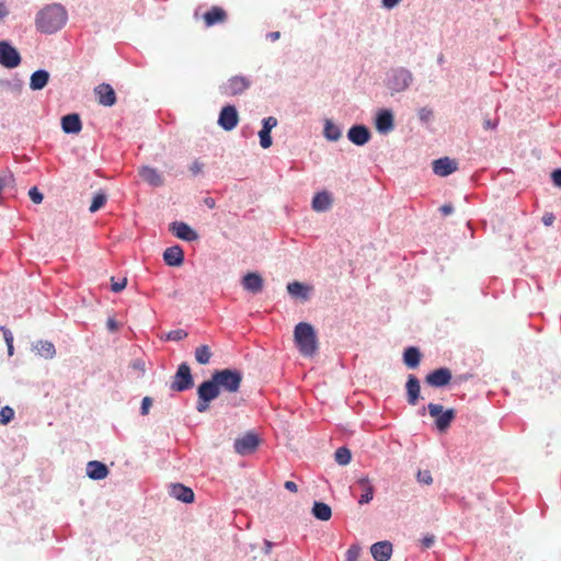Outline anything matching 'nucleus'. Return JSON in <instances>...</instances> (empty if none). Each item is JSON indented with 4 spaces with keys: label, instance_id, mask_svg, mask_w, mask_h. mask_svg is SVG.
Segmentation results:
<instances>
[{
    "label": "nucleus",
    "instance_id": "42",
    "mask_svg": "<svg viewBox=\"0 0 561 561\" xmlns=\"http://www.w3.org/2000/svg\"><path fill=\"white\" fill-rule=\"evenodd\" d=\"M259 138H260V145L263 149L270 148L273 144L271 131L261 129L259 131Z\"/></svg>",
    "mask_w": 561,
    "mask_h": 561
},
{
    "label": "nucleus",
    "instance_id": "9",
    "mask_svg": "<svg viewBox=\"0 0 561 561\" xmlns=\"http://www.w3.org/2000/svg\"><path fill=\"white\" fill-rule=\"evenodd\" d=\"M217 123L226 131L234 129L239 123L237 107L232 104L225 105L219 112Z\"/></svg>",
    "mask_w": 561,
    "mask_h": 561
},
{
    "label": "nucleus",
    "instance_id": "8",
    "mask_svg": "<svg viewBox=\"0 0 561 561\" xmlns=\"http://www.w3.org/2000/svg\"><path fill=\"white\" fill-rule=\"evenodd\" d=\"M251 85L249 78L244 76H233L219 87L220 93L226 96H236L242 94Z\"/></svg>",
    "mask_w": 561,
    "mask_h": 561
},
{
    "label": "nucleus",
    "instance_id": "54",
    "mask_svg": "<svg viewBox=\"0 0 561 561\" xmlns=\"http://www.w3.org/2000/svg\"><path fill=\"white\" fill-rule=\"evenodd\" d=\"M551 180L557 187L561 188V169H556L552 171Z\"/></svg>",
    "mask_w": 561,
    "mask_h": 561
},
{
    "label": "nucleus",
    "instance_id": "60",
    "mask_svg": "<svg viewBox=\"0 0 561 561\" xmlns=\"http://www.w3.org/2000/svg\"><path fill=\"white\" fill-rule=\"evenodd\" d=\"M284 488L290 492H297L298 486L294 481H286Z\"/></svg>",
    "mask_w": 561,
    "mask_h": 561
},
{
    "label": "nucleus",
    "instance_id": "6",
    "mask_svg": "<svg viewBox=\"0 0 561 561\" xmlns=\"http://www.w3.org/2000/svg\"><path fill=\"white\" fill-rule=\"evenodd\" d=\"M194 387V378L190 365L186 362L181 363L170 383V389L174 392H184Z\"/></svg>",
    "mask_w": 561,
    "mask_h": 561
},
{
    "label": "nucleus",
    "instance_id": "24",
    "mask_svg": "<svg viewBox=\"0 0 561 561\" xmlns=\"http://www.w3.org/2000/svg\"><path fill=\"white\" fill-rule=\"evenodd\" d=\"M162 256L168 266L178 267L184 262L183 249L178 244L167 248Z\"/></svg>",
    "mask_w": 561,
    "mask_h": 561
},
{
    "label": "nucleus",
    "instance_id": "29",
    "mask_svg": "<svg viewBox=\"0 0 561 561\" xmlns=\"http://www.w3.org/2000/svg\"><path fill=\"white\" fill-rule=\"evenodd\" d=\"M49 72L45 69H38L31 75L30 89L33 91L43 90L49 81Z\"/></svg>",
    "mask_w": 561,
    "mask_h": 561
},
{
    "label": "nucleus",
    "instance_id": "30",
    "mask_svg": "<svg viewBox=\"0 0 561 561\" xmlns=\"http://www.w3.org/2000/svg\"><path fill=\"white\" fill-rule=\"evenodd\" d=\"M422 358V353L416 346H408L403 352V363L410 369L419 367Z\"/></svg>",
    "mask_w": 561,
    "mask_h": 561
},
{
    "label": "nucleus",
    "instance_id": "18",
    "mask_svg": "<svg viewBox=\"0 0 561 561\" xmlns=\"http://www.w3.org/2000/svg\"><path fill=\"white\" fill-rule=\"evenodd\" d=\"M98 101L103 106H113L116 103V93L111 84L101 83L94 89Z\"/></svg>",
    "mask_w": 561,
    "mask_h": 561
},
{
    "label": "nucleus",
    "instance_id": "51",
    "mask_svg": "<svg viewBox=\"0 0 561 561\" xmlns=\"http://www.w3.org/2000/svg\"><path fill=\"white\" fill-rule=\"evenodd\" d=\"M210 402L211 401L206 400L204 398H197L196 411L199 413L206 412L209 409Z\"/></svg>",
    "mask_w": 561,
    "mask_h": 561
},
{
    "label": "nucleus",
    "instance_id": "23",
    "mask_svg": "<svg viewBox=\"0 0 561 561\" xmlns=\"http://www.w3.org/2000/svg\"><path fill=\"white\" fill-rule=\"evenodd\" d=\"M61 129L65 134L77 135L82 129V122L78 113H70L61 117Z\"/></svg>",
    "mask_w": 561,
    "mask_h": 561
},
{
    "label": "nucleus",
    "instance_id": "11",
    "mask_svg": "<svg viewBox=\"0 0 561 561\" xmlns=\"http://www.w3.org/2000/svg\"><path fill=\"white\" fill-rule=\"evenodd\" d=\"M260 444L257 434L249 432L242 437L234 440L233 447L236 453L245 456L254 453Z\"/></svg>",
    "mask_w": 561,
    "mask_h": 561
},
{
    "label": "nucleus",
    "instance_id": "39",
    "mask_svg": "<svg viewBox=\"0 0 561 561\" xmlns=\"http://www.w3.org/2000/svg\"><path fill=\"white\" fill-rule=\"evenodd\" d=\"M15 184V179L13 173L10 170L0 174V193L7 187H13Z\"/></svg>",
    "mask_w": 561,
    "mask_h": 561
},
{
    "label": "nucleus",
    "instance_id": "50",
    "mask_svg": "<svg viewBox=\"0 0 561 561\" xmlns=\"http://www.w3.org/2000/svg\"><path fill=\"white\" fill-rule=\"evenodd\" d=\"M151 405H152V399L150 397H145L141 400L140 414L147 415L149 413Z\"/></svg>",
    "mask_w": 561,
    "mask_h": 561
},
{
    "label": "nucleus",
    "instance_id": "48",
    "mask_svg": "<svg viewBox=\"0 0 561 561\" xmlns=\"http://www.w3.org/2000/svg\"><path fill=\"white\" fill-rule=\"evenodd\" d=\"M417 481L420 483H423V484H426V485H430L433 483V478H432V474L428 470H425V471H419L417 472Z\"/></svg>",
    "mask_w": 561,
    "mask_h": 561
},
{
    "label": "nucleus",
    "instance_id": "61",
    "mask_svg": "<svg viewBox=\"0 0 561 561\" xmlns=\"http://www.w3.org/2000/svg\"><path fill=\"white\" fill-rule=\"evenodd\" d=\"M9 14V10L4 2L0 1V20L4 19Z\"/></svg>",
    "mask_w": 561,
    "mask_h": 561
},
{
    "label": "nucleus",
    "instance_id": "13",
    "mask_svg": "<svg viewBox=\"0 0 561 561\" xmlns=\"http://www.w3.org/2000/svg\"><path fill=\"white\" fill-rule=\"evenodd\" d=\"M169 230L180 240L192 242L199 239L198 233L188 224L184 221H173Z\"/></svg>",
    "mask_w": 561,
    "mask_h": 561
},
{
    "label": "nucleus",
    "instance_id": "31",
    "mask_svg": "<svg viewBox=\"0 0 561 561\" xmlns=\"http://www.w3.org/2000/svg\"><path fill=\"white\" fill-rule=\"evenodd\" d=\"M33 350L45 359H51L56 355L54 343L47 340H39L33 345Z\"/></svg>",
    "mask_w": 561,
    "mask_h": 561
},
{
    "label": "nucleus",
    "instance_id": "14",
    "mask_svg": "<svg viewBox=\"0 0 561 561\" xmlns=\"http://www.w3.org/2000/svg\"><path fill=\"white\" fill-rule=\"evenodd\" d=\"M354 490L359 491L358 504H368L375 494V486L367 476L360 477L354 484Z\"/></svg>",
    "mask_w": 561,
    "mask_h": 561
},
{
    "label": "nucleus",
    "instance_id": "37",
    "mask_svg": "<svg viewBox=\"0 0 561 561\" xmlns=\"http://www.w3.org/2000/svg\"><path fill=\"white\" fill-rule=\"evenodd\" d=\"M334 459L340 466L348 465L352 460L351 450L345 446L339 447L335 450Z\"/></svg>",
    "mask_w": 561,
    "mask_h": 561
},
{
    "label": "nucleus",
    "instance_id": "33",
    "mask_svg": "<svg viewBox=\"0 0 561 561\" xmlns=\"http://www.w3.org/2000/svg\"><path fill=\"white\" fill-rule=\"evenodd\" d=\"M311 514L313 515L314 518L321 522H327L332 516V510L330 505H328L327 503L314 501L311 508Z\"/></svg>",
    "mask_w": 561,
    "mask_h": 561
},
{
    "label": "nucleus",
    "instance_id": "15",
    "mask_svg": "<svg viewBox=\"0 0 561 561\" xmlns=\"http://www.w3.org/2000/svg\"><path fill=\"white\" fill-rule=\"evenodd\" d=\"M376 129L380 134H388L394 128V117L391 110L382 108L375 117Z\"/></svg>",
    "mask_w": 561,
    "mask_h": 561
},
{
    "label": "nucleus",
    "instance_id": "38",
    "mask_svg": "<svg viewBox=\"0 0 561 561\" xmlns=\"http://www.w3.org/2000/svg\"><path fill=\"white\" fill-rule=\"evenodd\" d=\"M186 336H187V332L185 330L176 329V330L169 331L163 336H161V339L164 341L179 342V341L184 340Z\"/></svg>",
    "mask_w": 561,
    "mask_h": 561
},
{
    "label": "nucleus",
    "instance_id": "49",
    "mask_svg": "<svg viewBox=\"0 0 561 561\" xmlns=\"http://www.w3.org/2000/svg\"><path fill=\"white\" fill-rule=\"evenodd\" d=\"M434 543H435V536L432 534H427V535L423 536V538L421 539V546L424 549L432 548Z\"/></svg>",
    "mask_w": 561,
    "mask_h": 561
},
{
    "label": "nucleus",
    "instance_id": "59",
    "mask_svg": "<svg viewBox=\"0 0 561 561\" xmlns=\"http://www.w3.org/2000/svg\"><path fill=\"white\" fill-rule=\"evenodd\" d=\"M106 327L110 331L114 332L118 329V323L115 319L108 318L106 322Z\"/></svg>",
    "mask_w": 561,
    "mask_h": 561
},
{
    "label": "nucleus",
    "instance_id": "32",
    "mask_svg": "<svg viewBox=\"0 0 561 561\" xmlns=\"http://www.w3.org/2000/svg\"><path fill=\"white\" fill-rule=\"evenodd\" d=\"M227 18L226 11L220 7H213L204 14V21L207 26H213L224 22Z\"/></svg>",
    "mask_w": 561,
    "mask_h": 561
},
{
    "label": "nucleus",
    "instance_id": "16",
    "mask_svg": "<svg viewBox=\"0 0 561 561\" xmlns=\"http://www.w3.org/2000/svg\"><path fill=\"white\" fill-rule=\"evenodd\" d=\"M197 398L214 401L220 394V389L211 375L210 379L201 382L197 387Z\"/></svg>",
    "mask_w": 561,
    "mask_h": 561
},
{
    "label": "nucleus",
    "instance_id": "20",
    "mask_svg": "<svg viewBox=\"0 0 561 561\" xmlns=\"http://www.w3.org/2000/svg\"><path fill=\"white\" fill-rule=\"evenodd\" d=\"M458 169V163L448 157L433 161V172L439 176H448Z\"/></svg>",
    "mask_w": 561,
    "mask_h": 561
},
{
    "label": "nucleus",
    "instance_id": "53",
    "mask_svg": "<svg viewBox=\"0 0 561 561\" xmlns=\"http://www.w3.org/2000/svg\"><path fill=\"white\" fill-rule=\"evenodd\" d=\"M203 168H204V164L197 160H195L191 165H190V171L192 172V174L194 176L198 175L202 171H203Z\"/></svg>",
    "mask_w": 561,
    "mask_h": 561
},
{
    "label": "nucleus",
    "instance_id": "43",
    "mask_svg": "<svg viewBox=\"0 0 561 561\" xmlns=\"http://www.w3.org/2000/svg\"><path fill=\"white\" fill-rule=\"evenodd\" d=\"M127 285V278L116 280L114 276L111 277V290L115 294L121 293Z\"/></svg>",
    "mask_w": 561,
    "mask_h": 561
},
{
    "label": "nucleus",
    "instance_id": "58",
    "mask_svg": "<svg viewBox=\"0 0 561 561\" xmlns=\"http://www.w3.org/2000/svg\"><path fill=\"white\" fill-rule=\"evenodd\" d=\"M401 0H381L382 7L386 9H393L396 5L399 4Z\"/></svg>",
    "mask_w": 561,
    "mask_h": 561
},
{
    "label": "nucleus",
    "instance_id": "47",
    "mask_svg": "<svg viewBox=\"0 0 561 561\" xmlns=\"http://www.w3.org/2000/svg\"><path fill=\"white\" fill-rule=\"evenodd\" d=\"M277 125V119L274 116H267L262 119V130L272 131Z\"/></svg>",
    "mask_w": 561,
    "mask_h": 561
},
{
    "label": "nucleus",
    "instance_id": "45",
    "mask_svg": "<svg viewBox=\"0 0 561 561\" xmlns=\"http://www.w3.org/2000/svg\"><path fill=\"white\" fill-rule=\"evenodd\" d=\"M28 196L35 204H41L44 199L43 193L36 186L30 188Z\"/></svg>",
    "mask_w": 561,
    "mask_h": 561
},
{
    "label": "nucleus",
    "instance_id": "5",
    "mask_svg": "<svg viewBox=\"0 0 561 561\" xmlns=\"http://www.w3.org/2000/svg\"><path fill=\"white\" fill-rule=\"evenodd\" d=\"M427 412L432 417L435 419V428L439 433H446L456 419L455 409H444V407L439 403H428Z\"/></svg>",
    "mask_w": 561,
    "mask_h": 561
},
{
    "label": "nucleus",
    "instance_id": "26",
    "mask_svg": "<svg viewBox=\"0 0 561 561\" xmlns=\"http://www.w3.org/2000/svg\"><path fill=\"white\" fill-rule=\"evenodd\" d=\"M110 474L107 466L99 460H91L87 463V476L91 480H103Z\"/></svg>",
    "mask_w": 561,
    "mask_h": 561
},
{
    "label": "nucleus",
    "instance_id": "27",
    "mask_svg": "<svg viewBox=\"0 0 561 561\" xmlns=\"http://www.w3.org/2000/svg\"><path fill=\"white\" fill-rule=\"evenodd\" d=\"M332 204L333 198L331 193L328 191H321L314 194L311 202V207L318 213H324L331 208Z\"/></svg>",
    "mask_w": 561,
    "mask_h": 561
},
{
    "label": "nucleus",
    "instance_id": "2",
    "mask_svg": "<svg viewBox=\"0 0 561 561\" xmlns=\"http://www.w3.org/2000/svg\"><path fill=\"white\" fill-rule=\"evenodd\" d=\"M295 343L304 356H313L318 351V337L314 328L308 322H299L294 330Z\"/></svg>",
    "mask_w": 561,
    "mask_h": 561
},
{
    "label": "nucleus",
    "instance_id": "36",
    "mask_svg": "<svg viewBox=\"0 0 561 561\" xmlns=\"http://www.w3.org/2000/svg\"><path fill=\"white\" fill-rule=\"evenodd\" d=\"M106 201L107 195L104 191L100 190L99 192H96L93 195L91 205L89 207L90 213H96L98 210H100L106 204Z\"/></svg>",
    "mask_w": 561,
    "mask_h": 561
},
{
    "label": "nucleus",
    "instance_id": "34",
    "mask_svg": "<svg viewBox=\"0 0 561 561\" xmlns=\"http://www.w3.org/2000/svg\"><path fill=\"white\" fill-rule=\"evenodd\" d=\"M323 136L329 141H337L342 136V130L340 126L333 123L331 119H325L323 127Z\"/></svg>",
    "mask_w": 561,
    "mask_h": 561
},
{
    "label": "nucleus",
    "instance_id": "52",
    "mask_svg": "<svg viewBox=\"0 0 561 561\" xmlns=\"http://www.w3.org/2000/svg\"><path fill=\"white\" fill-rule=\"evenodd\" d=\"M0 331H1V332H2V334H3V339H4V342H5L7 346H8V345H12V344H13V340H14V339H13V334H12L11 330H10V329H8V328H7V327H4V325H1V327H0Z\"/></svg>",
    "mask_w": 561,
    "mask_h": 561
},
{
    "label": "nucleus",
    "instance_id": "56",
    "mask_svg": "<svg viewBox=\"0 0 561 561\" xmlns=\"http://www.w3.org/2000/svg\"><path fill=\"white\" fill-rule=\"evenodd\" d=\"M497 125H499V118H494V119L485 118L483 122V127L485 129H496Z\"/></svg>",
    "mask_w": 561,
    "mask_h": 561
},
{
    "label": "nucleus",
    "instance_id": "21",
    "mask_svg": "<svg viewBox=\"0 0 561 561\" xmlns=\"http://www.w3.org/2000/svg\"><path fill=\"white\" fill-rule=\"evenodd\" d=\"M407 401L410 405H415L421 398V386L419 378L410 374L405 382Z\"/></svg>",
    "mask_w": 561,
    "mask_h": 561
},
{
    "label": "nucleus",
    "instance_id": "55",
    "mask_svg": "<svg viewBox=\"0 0 561 561\" xmlns=\"http://www.w3.org/2000/svg\"><path fill=\"white\" fill-rule=\"evenodd\" d=\"M554 219L556 216L553 215V213H545L541 218V221L545 226L549 227L554 222Z\"/></svg>",
    "mask_w": 561,
    "mask_h": 561
},
{
    "label": "nucleus",
    "instance_id": "7",
    "mask_svg": "<svg viewBox=\"0 0 561 561\" xmlns=\"http://www.w3.org/2000/svg\"><path fill=\"white\" fill-rule=\"evenodd\" d=\"M21 61L22 57L19 50L9 41H0V65L8 69H14L20 66Z\"/></svg>",
    "mask_w": 561,
    "mask_h": 561
},
{
    "label": "nucleus",
    "instance_id": "64",
    "mask_svg": "<svg viewBox=\"0 0 561 561\" xmlns=\"http://www.w3.org/2000/svg\"><path fill=\"white\" fill-rule=\"evenodd\" d=\"M204 203H205V205H206L208 208H210V209H213V208L216 206V202H215V199H214V198H211V197H206V198L204 199Z\"/></svg>",
    "mask_w": 561,
    "mask_h": 561
},
{
    "label": "nucleus",
    "instance_id": "22",
    "mask_svg": "<svg viewBox=\"0 0 561 561\" xmlns=\"http://www.w3.org/2000/svg\"><path fill=\"white\" fill-rule=\"evenodd\" d=\"M170 495L184 504H191L195 500L194 491L182 483H172Z\"/></svg>",
    "mask_w": 561,
    "mask_h": 561
},
{
    "label": "nucleus",
    "instance_id": "1",
    "mask_svg": "<svg viewBox=\"0 0 561 561\" xmlns=\"http://www.w3.org/2000/svg\"><path fill=\"white\" fill-rule=\"evenodd\" d=\"M68 21V12L60 3H50L42 8L35 16L36 30L46 35L59 32Z\"/></svg>",
    "mask_w": 561,
    "mask_h": 561
},
{
    "label": "nucleus",
    "instance_id": "4",
    "mask_svg": "<svg viewBox=\"0 0 561 561\" xmlns=\"http://www.w3.org/2000/svg\"><path fill=\"white\" fill-rule=\"evenodd\" d=\"M213 376L220 389L230 393L237 392L242 383L243 374L237 368L217 369Z\"/></svg>",
    "mask_w": 561,
    "mask_h": 561
},
{
    "label": "nucleus",
    "instance_id": "57",
    "mask_svg": "<svg viewBox=\"0 0 561 561\" xmlns=\"http://www.w3.org/2000/svg\"><path fill=\"white\" fill-rule=\"evenodd\" d=\"M440 213L444 215V216H448V215H451L454 213V206L451 204H444L440 208H439Z\"/></svg>",
    "mask_w": 561,
    "mask_h": 561
},
{
    "label": "nucleus",
    "instance_id": "25",
    "mask_svg": "<svg viewBox=\"0 0 561 561\" xmlns=\"http://www.w3.org/2000/svg\"><path fill=\"white\" fill-rule=\"evenodd\" d=\"M392 550V543L388 540L375 542L370 547L371 556L376 561H388Z\"/></svg>",
    "mask_w": 561,
    "mask_h": 561
},
{
    "label": "nucleus",
    "instance_id": "63",
    "mask_svg": "<svg viewBox=\"0 0 561 561\" xmlns=\"http://www.w3.org/2000/svg\"><path fill=\"white\" fill-rule=\"evenodd\" d=\"M266 37L271 39L272 42L277 41L280 37V33L278 31L270 32L266 34Z\"/></svg>",
    "mask_w": 561,
    "mask_h": 561
},
{
    "label": "nucleus",
    "instance_id": "17",
    "mask_svg": "<svg viewBox=\"0 0 561 561\" xmlns=\"http://www.w3.org/2000/svg\"><path fill=\"white\" fill-rule=\"evenodd\" d=\"M138 174L144 182L152 187H160L164 184L162 174L156 168L142 165L138 170Z\"/></svg>",
    "mask_w": 561,
    "mask_h": 561
},
{
    "label": "nucleus",
    "instance_id": "41",
    "mask_svg": "<svg viewBox=\"0 0 561 561\" xmlns=\"http://www.w3.org/2000/svg\"><path fill=\"white\" fill-rule=\"evenodd\" d=\"M3 84L14 94L19 95L22 92L24 82L19 79L14 78L12 80H7L3 82Z\"/></svg>",
    "mask_w": 561,
    "mask_h": 561
},
{
    "label": "nucleus",
    "instance_id": "28",
    "mask_svg": "<svg viewBox=\"0 0 561 561\" xmlns=\"http://www.w3.org/2000/svg\"><path fill=\"white\" fill-rule=\"evenodd\" d=\"M287 291L291 297L300 298L301 300L307 301L310 298L312 287L307 284L294 280L287 284Z\"/></svg>",
    "mask_w": 561,
    "mask_h": 561
},
{
    "label": "nucleus",
    "instance_id": "10",
    "mask_svg": "<svg viewBox=\"0 0 561 561\" xmlns=\"http://www.w3.org/2000/svg\"><path fill=\"white\" fill-rule=\"evenodd\" d=\"M451 379V370L448 367H439L428 373L424 381L433 388H444L450 383Z\"/></svg>",
    "mask_w": 561,
    "mask_h": 561
},
{
    "label": "nucleus",
    "instance_id": "3",
    "mask_svg": "<svg viewBox=\"0 0 561 561\" xmlns=\"http://www.w3.org/2000/svg\"><path fill=\"white\" fill-rule=\"evenodd\" d=\"M413 82L412 72L405 67L391 68L386 76L385 84L391 94L400 93L410 88Z\"/></svg>",
    "mask_w": 561,
    "mask_h": 561
},
{
    "label": "nucleus",
    "instance_id": "40",
    "mask_svg": "<svg viewBox=\"0 0 561 561\" xmlns=\"http://www.w3.org/2000/svg\"><path fill=\"white\" fill-rule=\"evenodd\" d=\"M14 414H15V412L11 407H9V405L2 407L0 410V424H2V425L9 424L14 419Z\"/></svg>",
    "mask_w": 561,
    "mask_h": 561
},
{
    "label": "nucleus",
    "instance_id": "44",
    "mask_svg": "<svg viewBox=\"0 0 561 561\" xmlns=\"http://www.w3.org/2000/svg\"><path fill=\"white\" fill-rule=\"evenodd\" d=\"M360 554V547L358 545H352L346 551V561H357Z\"/></svg>",
    "mask_w": 561,
    "mask_h": 561
},
{
    "label": "nucleus",
    "instance_id": "19",
    "mask_svg": "<svg viewBox=\"0 0 561 561\" xmlns=\"http://www.w3.org/2000/svg\"><path fill=\"white\" fill-rule=\"evenodd\" d=\"M242 287L252 294H259L264 286L263 277L257 272H249L241 279Z\"/></svg>",
    "mask_w": 561,
    "mask_h": 561
},
{
    "label": "nucleus",
    "instance_id": "62",
    "mask_svg": "<svg viewBox=\"0 0 561 561\" xmlns=\"http://www.w3.org/2000/svg\"><path fill=\"white\" fill-rule=\"evenodd\" d=\"M274 547V543L267 539L264 540V553L270 554L272 551V548Z\"/></svg>",
    "mask_w": 561,
    "mask_h": 561
},
{
    "label": "nucleus",
    "instance_id": "46",
    "mask_svg": "<svg viewBox=\"0 0 561 561\" xmlns=\"http://www.w3.org/2000/svg\"><path fill=\"white\" fill-rule=\"evenodd\" d=\"M417 115L422 123H428L433 118V111L425 106L419 110Z\"/></svg>",
    "mask_w": 561,
    "mask_h": 561
},
{
    "label": "nucleus",
    "instance_id": "12",
    "mask_svg": "<svg viewBox=\"0 0 561 561\" xmlns=\"http://www.w3.org/2000/svg\"><path fill=\"white\" fill-rule=\"evenodd\" d=\"M347 139L355 146L362 147L371 139L370 129L364 124H355L347 130Z\"/></svg>",
    "mask_w": 561,
    "mask_h": 561
},
{
    "label": "nucleus",
    "instance_id": "35",
    "mask_svg": "<svg viewBox=\"0 0 561 561\" xmlns=\"http://www.w3.org/2000/svg\"><path fill=\"white\" fill-rule=\"evenodd\" d=\"M194 354L196 362L201 365L208 364L213 355L209 346L206 344L196 347Z\"/></svg>",
    "mask_w": 561,
    "mask_h": 561
}]
</instances>
